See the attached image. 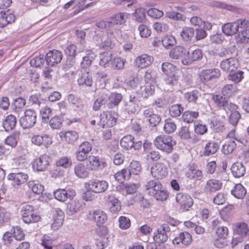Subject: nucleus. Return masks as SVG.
I'll use <instances>...</instances> for the list:
<instances>
[{
    "instance_id": "nucleus-12",
    "label": "nucleus",
    "mask_w": 249,
    "mask_h": 249,
    "mask_svg": "<svg viewBox=\"0 0 249 249\" xmlns=\"http://www.w3.org/2000/svg\"><path fill=\"white\" fill-rule=\"evenodd\" d=\"M220 71L218 69L204 70L200 74V78L202 82L206 83L217 79L220 76Z\"/></svg>"
},
{
    "instance_id": "nucleus-2",
    "label": "nucleus",
    "mask_w": 249,
    "mask_h": 249,
    "mask_svg": "<svg viewBox=\"0 0 249 249\" xmlns=\"http://www.w3.org/2000/svg\"><path fill=\"white\" fill-rule=\"evenodd\" d=\"M176 144L175 141L169 136H159L154 141V144L157 148L167 154L173 150V146Z\"/></svg>"
},
{
    "instance_id": "nucleus-51",
    "label": "nucleus",
    "mask_w": 249,
    "mask_h": 249,
    "mask_svg": "<svg viewBox=\"0 0 249 249\" xmlns=\"http://www.w3.org/2000/svg\"><path fill=\"white\" fill-rule=\"evenodd\" d=\"M177 128V126L174 122L170 119H167L165 120V124L163 129L167 134H170L174 132Z\"/></svg>"
},
{
    "instance_id": "nucleus-3",
    "label": "nucleus",
    "mask_w": 249,
    "mask_h": 249,
    "mask_svg": "<svg viewBox=\"0 0 249 249\" xmlns=\"http://www.w3.org/2000/svg\"><path fill=\"white\" fill-rule=\"evenodd\" d=\"M20 213L23 221L27 224L37 222L41 219L40 216L36 212L34 207L31 205H23L21 209Z\"/></svg>"
},
{
    "instance_id": "nucleus-61",
    "label": "nucleus",
    "mask_w": 249,
    "mask_h": 249,
    "mask_svg": "<svg viewBox=\"0 0 249 249\" xmlns=\"http://www.w3.org/2000/svg\"><path fill=\"white\" fill-rule=\"evenodd\" d=\"M176 39L173 36H166L162 39V44L166 48L174 46L176 44Z\"/></svg>"
},
{
    "instance_id": "nucleus-37",
    "label": "nucleus",
    "mask_w": 249,
    "mask_h": 249,
    "mask_svg": "<svg viewBox=\"0 0 249 249\" xmlns=\"http://www.w3.org/2000/svg\"><path fill=\"white\" fill-rule=\"evenodd\" d=\"M248 28H242L243 30L238 33L235 36L237 42L240 43H246L249 42V29Z\"/></svg>"
},
{
    "instance_id": "nucleus-48",
    "label": "nucleus",
    "mask_w": 249,
    "mask_h": 249,
    "mask_svg": "<svg viewBox=\"0 0 249 249\" xmlns=\"http://www.w3.org/2000/svg\"><path fill=\"white\" fill-rule=\"evenodd\" d=\"M142 170V167L140 163L136 160H133L131 162L129 169H127L130 173V176L132 174L137 175H138Z\"/></svg>"
},
{
    "instance_id": "nucleus-38",
    "label": "nucleus",
    "mask_w": 249,
    "mask_h": 249,
    "mask_svg": "<svg viewBox=\"0 0 249 249\" xmlns=\"http://www.w3.org/2000/svg\"><path fill=\"white\" fill-rule=\"evenodd\" d=\"M231 194L238 199H242L247 194L245 188L240 183L235 185Z\"/></svg>"
},
{
    "instance_id": "nucleus-4",
    "label": "nucleus",
    "mask_w": 249,
    "mask_h": 249,
    "mask_svg": "<svg viewBox=\"0 0 249 249\" xmlns=\"http://www.w3.org/2000/svg\"><path fill=\"white\" fill-rule=\"evenodd\" d=\"M36 113L31 109H26L24 115L19 119V124L23 129H29L33 127L36 122Z\"/></svg>"
},
{
    "instance_id": "nucleus-45",
    "label": "nucleus",
    "mask_w": 249,
    "mask_h": 249,
    "mask_svg": "<svg viewBox=\"0 0 249 249\" xmlns=\"http://www.w3.org/2000/svg\"><path fill=\"white\" fill-rule=\"evenodd\" d=\"M195 30L192 27H185L180 33V36L185 41H190L194 36Z\"/></svg>"
},
{
    "instance_id": "nucleus-15",
    "label": "nucleus",
    "mask_w": 249,
    "mask_h": 249,
    "mask_svg": "<svg viewBox=\"0 0 249 249\" xmlns=\"http://www.w3.org/2000/svg\"><path fill=\"white\" fill-rule=\"evenodd\" d=\"M45 59L48 65L53 66L61 62L62 54L58 50H53L50 51L46 54Z\"/></svg>"
},
{
    "instance_id": "nucleus-62",
    "label": "nucleus",
    "mask_w": 249,
    "mask_h": 249,
    "mask_svg": "<svg viewBox=\"0 0 249 249\" xmlns=\"http://www.w3.org/2000/svg\"><path fill=\"white\" fill-rule=\"evenodd\" d=\"M125 22L124 13H118L113 17L109 22L112 24H123Z\"/></svg>"
},
{
    "instance_id": "nucleus-25",
    "label": "nucleus",
    "mask_w": 249,
    "mask_h": 249,
    "mask_svg": "<svg viewBox=\"0 0 249 249\" xmlns=\"http://www.w3.org/2000/svg\"><path fill=\"white\" fill-rule=\"evenodd\" d=\"M222 186V183L218 180L211 179L207 181L205 186V192L214 193L221 189Z\"/></svg>"
},
{
    "instance_id": "nucleus-11",
    "label": "nucleus",
    "mask_w": 249,
    "mask_h": 249,
    "mask_svg": "<svg viewBox=\"0 0 249 249\" xmlns=\"http://www.w3.org/2000/svg\"><path fill=\"white\" fill-rule=\"evenodd\" d=\"M51 158L47 154L41 155L39 158L36 159L33 163L32 167L34 170L36 171H44L49 165Z\"/></svg>"
},
{
    "instance_id": "nucleus-24",
    "label": "nucleus",
    "mask_w": 249,
    "mask_h": 249,
    "mask_svg": "<svg viewBox=\"0 0 249 249\" xmlns=\"http://www.w3.org/2000/svg\"><path fill=\"white\" fill-rule=\"evenodd\" d=\"M54 197L60 201H64L68 198L71 199L75 196V192L65 189H59L54 192Z\"/></svg>"
},
{
    "instance_id": "nucleus-56",
    "label": "nucleus",
    "mask_w": 249,
    "mask_h": 249,
    "mask_svg": "<svg viewBox=\"0 0 249 249\" xmlns=\"http://www.w3.org/2000/svg\"><path fill=\"white\" fill-rule=\"evenodd\" d=\"M41 115L42 121L44 123H47L49 121V118L52 115V110L48 107L42 108L40 111Z\"/></svg>"
},
{
    "instance_id": "nucleus-50",
    "label": "nucleus",
    "mask_w": 249,
    "mask_h": 249,
    "mask_svg": "<svg viewBox=\"0 0 249 249\" xmlns=\"http://www.w3.org/2000/svg\"><path fill=\"white\" fill-rule=\"evenodd\" d=\"M10 213L4 208L0 206V227L8 222L10 219Z\"/></svg>"
},
{
    "instance_id": "nucleus-26",
    "label": "nucleus",
    "mask_w": 249,
    "mask_h": 249,
    "mask_svg": "<svg viewBox=\"0 0 249 249\" xmlns=\"http://www.w3.org/2000/svg\"><path fill=\"white\" fill-rule=\"evenodd\" d=\"M32 142L37 145H42L47 147L52 143V138L48 135H36L32 138Z\"/></svg>"
},
{
    "instance_id": "nucleus-64",
    "label": "nucleus",
    "mask_w": 249,
    "mask_h": 249,
    "mask_svg": "<svg viewBox=\"0 0 249 249\" xmlns=\"http://www.w3.org/2000/svg\"><path fill=\"white\" fill-rule=\"evenodd\" d=\"M178 136L184 140H188L191 138V132L187 126H182L178 132Z\"/></svg>"
},
{
    "instance_id": "nucleus-32",
    "label": "nucleus",
    "mask_w": 249,
    "mask_h": 249,
    "mask_svg": "<svg viewBox=\"0 0 249 249\" xmlns=\"http://www.w3.org/2000/svg\"><path fill=\"white\" fill-rule=\"evenodd\" d=\"M107 202L111 213H117L120 211L121 209V203L114 196H109Z\"/></svg>"
},
{
    "instance_id": "nucleus-28",
    "label": "nucleus",
    "mask_w": 249,
    "mask_h": 249,
    "mask_svg": "<svg viewBox=\"0 0 249 249\" xmlns=\"http://www.w3.org/2000/svg\"><path fill=\"white\" fill-rule=\"evenodd\" d=\"M147 193L153 196L159 190L161 189V184L157 180H151L145 185Z\"/></svg>"
},
{
    "instance_id": "nucleus-6",
    "label": "nucleus",
    "mask_w": 249,
    "mask_h": 249,
    "mask_svg": "<svg viewBox=\"0 0 249 249\" xmlns=\"http://www.w3.org/2000/svg\"><path fill=\"white\" fill-rule=\"evenodd\" d=\"M215 105L217 107L222 108L225 111H230L237 110L238 106L232 103H229L226 97L219 95H214L212 97Z\"/></svg>"
},
{
    "instance_id": "nucleus-10",
    "label": "nucleus",
    "mask_w": 249,
    "mask_h": 249,
    "mask_svg": "<svg viewBox=\"0 0 249 249\" xmlns=\"http://www.w3.org/2000/svg\"><path fill=\"white\" fill-rule=\"evenodd\" d=\"M169 56L173 59H181L182 63L186 65V58L188 57V51L183 46H178L170 52Z\"/></svg>"
},
{
    "instance_id": "nucleus-35",
    "label": "nucleus",
    "mask_w": 249,
    "mask_h": 249,
    "mask_svg": "<svg viewBox=\"0 0 249 249\" xmlns=\"http://www.w3.org/2000/svg\"><path fill=\"white\" fill-rule=\"evenodd\" d=\"M82 206V204L79 200H71L67 204V212L70 215H72L78 212Z\"/></svg>"
},
{
    "instance_id": "nucleus-60",
    "label": "nucleus",
    "mask_w": 249,
    "mask_h": 249,
    "mask_svg": "<svg viewBox=\"0 0 249 249\" xmlns=\"http://www.w3.org/2000/svg\"><path fill=\"white\" fill-rule=\"evenodd\" d=\"M165 17L175 20H184V16L182 14L173 10L166 12Z\"/></svg>"
},
{
    "instance_id": "nucleus-47",
    "label": "nucleus",
    "mask_w": 249,
    "mask_h": 249,
    "mask_svg": "<svg viewBox=\"0 0 249 249\" xmlns=\"http://www.w3.org/2000/svg\"><path fill=\"white\" fill-rule=\"evenodd\" d=\"M236 147V144L234 141H229L223 145L222 152L224 155H229L233 151Z\"/></svg>"
},
{
    "instance_id": "nucleus-21",
    "label": "nucleus",
    "mask_w": 249,
    "mask_h": 249,
    "mask_svg": "<svg viewBox=\"0 0 249 249\" xmlns=\"http://www.w3.org/2000/svg\"><path fill=\"white\" fill-rule=\"evenodd\" d=\"M107 96L108 102L107 104V107L109 109L117 107L123 99V95L121 93L115 92L109 94L107 91Z\"/></svg>"
},
{
    "instance_id": "nucleus-18",
    "label": "nucleus",
    "mask_w": 249,
    "mask_h": 249,
    "mask_svg": "<svg viewBox=\"0 0 249 249\" xmlns=\"http://www.w3.org/2000/svg\"><path fill=\"white\" fill-rule=\"evenodd\" d=\"M108 97L107 96V90L106 89H102L97 96V99L95 100L93 105V109L95 111L99 110L101 106L107 105Z\"/></svg>"
},
{
    "instance_id": "nucleus-54",
    "label": "nucleus",
    "mask_w": 249,
    "mask_h": 249,
    "mask_svg": "<svg viewBox=\"0 0 249 249\" xmlns=\"http://www.w3.org/2000/svg\"><path fill=\"white\" fill-rule=\"evenodd\" d=\"M28 185L35 194L40 195L44 191V186L40 183H36L34 181H30Z\"/></svg>"
},
{
    "instance_id": "nucleus-30",
    "label": "nucleus",
    "mask_w": 249,
    "mask_h": 249,
    "mask_svg": "<svg viewBox=\"0 0 249 249\" xmlns=\"http://www.w3.org/2000/svg\"><path fill=\"white\" fill-rule=\"evenodd\" d=\"M233 176L236 178L243 177L246 172L245 167L240 162H235L232 164L231 168Z\"/></svg>"
},
{
    "instance_id": "nucleus-53",
    "label": "nucleus",
    "mask_w": 249,
    "mask_h": 249,
    "mask_svg": "<svg viewBox=\"0 0 249 249\" xmlns=\"http://www.w3.org/2000/svg\"><path fill=\"white\" fill-rule=\"evenodd\" d=\"M201 95L197 90H194L190 92H188L184 94V98L189 102L196 103L199 96Z\"/></svg>"
},
{
    "instance_id": "nucleus-27",
    "label": "nucleus",
    "mask_w": 249,
    "mask_h": 249,
    "mask_svg": "<svg viewBox=\"0 0 249 249\" xmlns=\"http://www.w3.org/2000/svg\"><path fill=\"white\" fill-rule=\"evenodd\" d=\"M64 213L60 209L55 210L54 214L53 222L51 225L52 228L54 230H57L62 225L64 221Z\"/></svg>"
},
{
    "instance_id": "nucleus-20",
    "label": "nucleus",
    "mask_w": 249,
    "mask_h": 249,
    "mask_svg": "<svg viewBox=\"0 0 249 249\" xmlns=\"http://www.w3.org/2000/svg\"><path fill=\"white\" fill-rule=\"evenodd\" d=\"M7 178L13 181L12 183L14 185H20L27 181L28 176L23 172H15L9 174Z\"/></svg>"
},
{
    "instance_id": "nucleus-40",
    "label": "nucleus",
    "mask_w": 249,
    "mask_h": 249,
    "mask_svg": "<svg viewBox=\"0 0 249 249\" xmlns=\"http://www.w3.org/2000/svg\"><path fill=\"white\" fill-rule=\"evenodd\" d=\"M237 90L236 84H228L223 88L222 92L224 96L230 97L234 95Z\"/></svg>"
},
{
    "instance_id": "nucleus-41",
    "label": "nucleus",
    "mask_w": 249,
    "mask_h": 249,
    "mask_svg": "<svg viewBox=\"0 0 249 249\" xmlns=\"http://www.w3.org/2000/svg\"><path fill=\"white\" fill-rule=\"evenodd\" d=\"M235 231L237 234L244 237L249 232V227L245 222L238 223L236 225Z\"/></svg>"
},
{
    "instance_id": "nucleus-63",
    "label": "nucleus",
    "mask_w": 249,
    "mask_h": 249,
    "mask_svg": "<svg viewBox=\"0 0 249 249\" xmlns=\"http://www.w3.org/2000/svg\"><path fill=\"white\" fill-rule=\"evenodd\" d=\"M49 122L50 125L53 129H59L62 125L63 120L61 118L55 116L52 118Z\"/></svg>"
},
{
    "instance_id": "nucleus-9",
    "label": "nucleus",
    "mask_w": 249,
    "mask_h": 249,
    "mask_svg": "<svg viewBox=\"0 0 249 249\" xmlns=\"http://www.w3.org/2000/svg\"><path fill=\"white\" fill-rule=\"evenodd\" d=\"M86 165L88 170L96 171L99 169L105 168L107 164L106 161L100 160L99 157L91 155L87 159Z\"/></svg>"
},
{
    "instance_id": "nucleus-52",
    "label": "nucleus",
    "mask_w": 249,
    "mask_h": 249,
    "mask_svg": "<svg viewBox=\"0 0 249 249\" xmlns=\"http://www.w3.org/2000/svg\"><path fill=\"white\" fill-rule=\"evenodd\" d=\"M133 16L136 21L143 23L146 21L145 10L144 8H139L135 10Z\"/></svg>"
},
{
    "instance_id": "nucleus-46",
    "label": "nucleus",
    "mask_w": 249,
    "mask_h": 249,
    "mask_svg": "<svg viewBox=\"0 0 249 249\" xmlns=\"http://www.w3.org/2000/svg\"><path fill=\"white\" fill-rule=\"evenodd\" d=\"M99 64L105 68L110 66L112 54L109 52H105L101 54Z\"/></svg>"
},
{
    "instance_id": "nucleus-34",
    "label": "nucleus",
    "mask_w": 249,
    "mask_h": 249,
    "mask_svg": "<svg viewBox=\"0 0 249 249\" xmlns=\"http://www.w3.org/2000/svg\"><path fill=\"white\" fill-rule=\"evenodd\" d=\"M86 167L83 163H78L76 164L74 168L75 175L79 178H86L89 177V172Z\"/></svg>"
},
{
    "instance_id": "nucleus-39",
    "label": "nucleus",
    "mask_w": 249,
    "mask_h": 249,
    "mask_svg": "<svg viewBox=\"0 0 249 249\" xmlns=\"http://www.w3.org/2000/svg\"><path fill=\"white\" fill-rule=\"evenodd\" d=\"M63 135L66 141L70 144L74 143L79 138L78 133L74 131H67L65 133L62 132L60 133V137Z\"/></svg>"
},
{
    "instance_id": "nucleus-17",
    "label": "nucleus",
    "mask_w": 249,
    "mask_h": 249,
    "mask_svg": "<svg viewBox=\"0 0 249 249\" xmlns=\"http://www.w3.org/2000/svg\"><path fill=\"white\" fill-rule=\"evenodd\" d=\"M88 218L94 220L97 226H100L107 220V216L105 213L101 210H96L90 211L89 213Z\"/></svg>"
},
{
    "instance_id": "nucleus-19",
    "label": "nucleus",
    "mask_w": 249,
    "mask_h": 249,
    "mask_svg": "<svg viewBox=\"0 0 249 249\" xmlns=\"http://www.w3.org/2000/svg\"><path fill=\"white\" fill-rule=\"evenodd\" d=\"M239 66L237 59L234 58H230L223 60L220 63L221 69L227 72H233L236 70Z\"/></svg>"
},
{
    "instance_id": "nucleus-33",
    "label": "nucleus",
    "mask_w": 249,
    "mask_h": 249,
    "mask_svg": "<svg viewBox=\"0 0 249 249\" xmlns=\"http://www.w3.org/2000/svg\"><path fill=\"white\" fill-rule=\"evenodd\" d=\"M78 84L79 86H85L91 87L93 83L92 75L89 72H83L81 76L77 80Z\"/></svg>"
},
{
    "instance_id": "nucleus-36",
    "label": "nucleus",
    "mask_w": 249,
    "mask_h": 249,
    "mask_svg": "<svg viewBox=\"0 0 249 249\" xmlns=\"http://www.w3.org/2000/svg\"><path fill=\"white\" fill-rule=\"evenodd\" d=\"M17 123L16 118L13 115H9L3 122V126L6 131L14 129Z\"/></svg>"
},
{
    "instance_id": "nucleus-57",
    "label": "nucleus",
    "mask_w": 249,
    "mask_h": 249,
    "mask_svg": "<svg viewBox=\"0 0 249 249\" xmlns=\"http://www.w3.org/2000/svg\"><path fill=\"white\" fill-rule=\"evenodd\" d=\"M162 72L166 75L174 73L176 67L169 62L163 63L161 66Z\"/></svg>"
},
{
    "instance_id": "nucleus-14",
    "label": "nucleus",
    "mask_w": 249,
    "mask_h": 249,
    "mask_svg": "<svg viewBox=\"0 0 249 249\" xmlns=\"http://www.w3.org/2000/svg\"><path fill=\"white\" fill-rule=\"evenodd\" d=\"M170 231V229L168 225L162 224L158 229V233L153 237L156 242L163 243L167 241L168 238V233Z\"/></svg>"
},
{
    "instance_id": "nucleus-44",
    "label": "nucleus",
    "mask_w": 249,
    "mask_h": 249,
    "mask_svg": "<svg viewBox=\"0 0 249 249\" xmlns=\"http://www.w3.org/2000/svg\"><path fill=\"white\" fill-rule=\"evenodd\" d=\"M199 116V113L197 111H185L182 116V119L184 122L187 123H192L195 119H196Z\"/></svg>"
},
{
    "instance_id": "nucleus-43",
    "label": "nucleus",
    "mask_w": 249,
    "mask_h": 249,
    "mask_svg": "<svg viewBox=\"0 0 249 249\" xmlns=\"http://www.w3.org/2000/svg\"><path fill=\"white\" fill-rule=\"evenodd\" d=\"M114 178L119 182L122 183L130 178V173L127 169H123L114 175Z\"/></svg>"
},
{
    "instance_id": "nucleus-29",
    "label": "nucleus",
    "mask_w": 249,
    "mask_h": 249,
    "mask_svg": "<svg viewBox=\"0 0 249 249\" xmlns=\"http://www.w3.org/2000/svg\"><path fill=\"white\" fill-rule=\"evenodd\" d=\"M219 148L218 142L210 141L207 142L205 146L203 155L205 156H209L215 154Z\"/></svg>"
},
{
    "instance_id": "nucleus-5",
    "label": "nucleus",
    "mask_w": 249,
    "mask_h": 249,
    "mask_svg": "<svg viewBox=\"0 0 249 249\" xmlns=\"http://www.w3.org/2000/svg\"><path fill=\"white\" fill-rule=\"evenodd\" d=\"M86 187L95 193L105 192L108 188V182L104 180L91 179L85 183Z\"/></svg>"
},
{
    "instance_id": "nucleus-59",
    "label": "nucleus",
    "mask_w": 249,
    "mask_h": 249,
    "mask_svg": "<svg viewBox=\"0 0 249 249\" xmlns=\"http://www.w3.org/2000/svg\"><path fill=\"white\" fill-rule=\"evenodd\" d=\"M72 164V162L70 158L63 157L56 161V165L57 166H61L64 168L70 167Z\"/></svg>"
},
{
    "instance_id": "nucleus-49",
    "label": "nucleus",
    "mask_w": 249,
    "mask_h": 249,
    "mask_svg": "<svg viewBox=\"0 0 249 249\" xmlns=\"http://www.w3.org/2000/svg\"><path fill=\"white\" fill-rule=\"evenodd\" d=\"M184 107L180 104H175L172 105L169 108L170 115L173 117H177L180 115L183 111Z\"/></svg>"
},
{
    "instance_id": "nucleus-16",
    "label": "nucleus",
    "mask_w": 249,
    "mask_h": 249,
    "mask_svg": "<svg viewBox=\"0 0 249 249\" xmlns=\"http://www.w3.org/2000/svg\"><path fill=\"white\" fill-rule=\"evenodd\" d=\"M177 202L181 206V207L185 210L188 211L193 204V198L187 194L178 193L176 197Z\"/></svg>"
},
{
    "instance_id": "nucleus-42",
    "label": "nucleus",
    "mask_w": 249,
    "mask_h": 249,
    "mask_svg": "<svg viewBox=\"0 0 249 249\" xmlns=\"http://www.w3.org/2000/svg\"><path fill=\"white\" fill-rule=\"evenodd\" d=\"M203 53L202 51L200 49H196L191 54L188 52V57L186 58V65L192 63L193 61L198 60L202 58Z\"/></svg>"
},
{
    "instance_id": "nucleus-1",
    "label": "nucleus",
    "mask_w": 249,
    "mask_h": 249,
    "mask_svg": "<svg viewBox=\"0 0 249 249\" xmlns=\"http://www.w3.org/2000/svg\"><path fill=\"white\" fill-rule=\"evenodd\" d=\"M249 27V21L246 19H239L232 22L224 24L222 27L223 33L226 36H231L239 32V29Z\"/></svg>"
},
{
    "instance_id": "nucleus-31",
    "label": "nucleus",
    "mask_w": 249,
    "mask_h": 249,
    "mask_svg": "<svg viewBox=\"0 0 249 249\" xmlns=\"http://www.w3.org/2000/svg\"><path fill=\"white\" fill-rule=\"evenodd\" d=\"M68 101L75 110L80 111L83 109L84 105L78 97L71 94L68 96Z\"/></svg>"
},
{
    "instance_id": "nucleus-58",
    "label": "nucleus",
    "mask_w": 249,
    "mask_h": 249,
    "mask_svg": "<svg viewBox=\"0 0 249 249\" xmlns=\"http://www.w3.org/2000/svg\"><path fill=\"white\" fill-rule=\"evenodd\" d=\"M153 196L159 201H164L167 199L169 194L167 191L165 190L161 185V189H159Z\"/></svg>"
},
{
    "instance_id": "nucleus-13",
    "label": "nucleus",
    "mask_w": 249,
    "mask_h": 249,
    "mask_svg": "<svg viewBox=\"0 0 249 249\" xmlns=\"http://www.w3.org/2000/svg\"><path fill=\"white\" fill-rule=\"evenodd\" d=\"M152 176L157 179L164 178L167 175V168L165 165L162 163L157 162L151 168Z\"/></svg>"
},
{
    "instance_id": "nucleus-8",
    "label": "nucleus",
    "mask_w": 249,
    "mask_h": 249,
    "mask_svg": "<svg viewBox=\"0 0 249 249\" xmlns=\"http://www.w3.org/2000/svg\"><path fill=\"white\" fill-rule=\"evenodd\" d=\"M140 101L137 96L131 95L129 100L126 101L124 104V110L128 114H133L140 110L139 103Z\"/></svg>"
},
{
    "instance_id": "nucleus-55",
    "label": "nucleus",
    "mask_w": 249,
    "mask_h": 249,
    "mask_svg": "<svg viewBox=\"0 0 249 249\" xmlns=\"http://www.w3.org/2000/svg\"><path fill=\"white\" fill-rule=\"evenodd\" d=\"M190 171L186 173L188 178L196 180H200L202 177V172L201 170L196 169L191 167L189 168Z\"/></svg>"
},
{
    "instance_id": "nucleus-22",
    "label": "nucleus",
    "mask_w": 249,
    "mask_h": 249,
    "mask_svg": "<svg viewBox=\"0 0 249 249\" xmlns=\"http://www.w3.org/2000/svg\"><path fill=\"white\" fill-rule=\"evenodd\" d=\"M153 61V57L147 54H142L136 58L135 63L137 67L144 69L150 66Z\"/></svg>"
},
{
    "instance_id": "nucleus-23",
    "label": "nucleus",
    "mask_w": 249,
    "mask_h": 249,
    "mask_svg": "<svg viewBox=\"0 0 249 249\" xmlns=\"http://www.w3.org/2000/svg\"><path fill=\"white\" fill-rule=\"evenodd\" d=\"M116 120L117 119L111 114L103 112L100 115V122L98 124L100 126L103 125V127L105 125L110 127L116 124Z\"/></svg>"
},
{
    "instance_id": "nucleus-7",
    "label": "nucleus",
    "mask_w": 249,
    "mask_h": 249,
    "mask_svg": "<svg viewBox=\"0 0 249 249\" xmlns=\"http://www.w3.org/2000/svg\"><path fill=\"white\" fill-rule=\"evenodd\" d=\"M121 146L125 149L134 148L135 150H139L142 145V141H135L134 138L130 135L124 137L120 141Z\"/></svg>"
}]
</instances>
